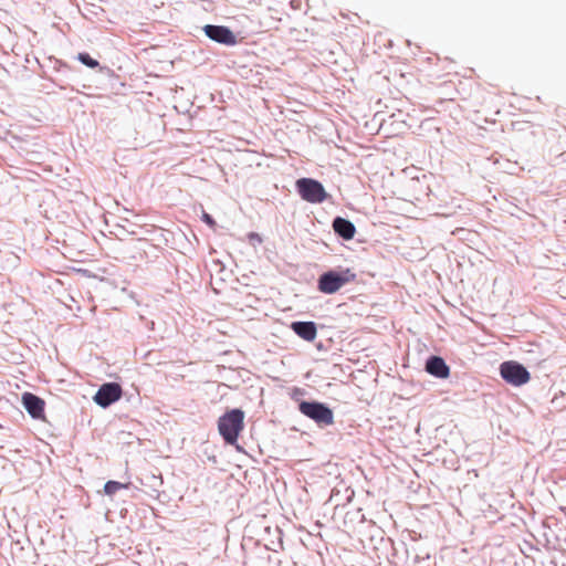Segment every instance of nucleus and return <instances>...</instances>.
I'll use <instances>...</instances> for the list:
<instances>
[{"label": "nucleus", "instance_id": "f257e3e1", "mask_svg": "<svg viewBox=\"0 0 566 566\" xmlns=\"http://www.w3.org/2000/svg\"><path fill=\"white\" fill-rule=\"evenodd\" d=\"M244 429V412L241 409L227 411L218 420V430L228 444H235Z\"/></svg>", "mask_w": 566, "mask_h": 566}, {"label": "nucleus", "instance_id": "f03ea898", "mask_svg": "<svg viewBox=\"0 0 566 566\" xmlns=\"http://www.w3.org/2000/svg\"><path fill=\"white\" fill-rule=\"evenodd\" d=\"M355 280L356 274L349 269L342 272L328 271L319 276L317 287L324 294H334Z\"/></svg>", "mask_w": 566, "mask_h": 566}, {"label": "nucleus", "instance_id": "7ed1b4c3", "mask_svg": "<svg viewBox=\"0 0 566 566\" xmlns=\"http://www.w3.org/2000/svg\"><path fill=\"white\" fill-rule=\"evenodd\" d=\"M298 410L319 426H331L334 423V413L332 409L322 402L302 401L298 406Z\"/></svg>", "mask_w": 566, "mask_h": 566}, {"label": "nucleus", "instance_id": "20e7f679", "mask_svg": "<svg viewBox=\"0 0 566 566\" xmlns=\"http://www.w3.org/2000/svg\"><path fill=\"white\" fill-rule=\"evenodd\" d=\"M296 188L302 199L307 202L321 203L327 198L323 185L315 179L301 178L296 181Z\"/></svg>", "mask_w": 566, "mask_h": 566}, {"label": "nucleus", "instance_id": "39448f33", "mask_svg": "<svg viewBox=\"0 0 566 566\" xmlns=\"http://www.w3.org/2000/svg\"><path fill=\"white\" fill-rule=\"evenodd\" d=\"M502 378L514 386L526 384L531 376L524 366L516 361H505L500 367Z\"/></svg>", "mask_w": 566, "mask_h": 566}, {"label": "nucleus", "instance_id": "423d86ee", "mask_svg": "<svg viewBox=\"0 0 566 566\" xmlns=\"http://www.w3.org/2000/svg\"><path fill=\"white\" fill-rule=\"evenodd\" d=\"M122 397V387L116 382H107L97 390L94 400L101 407H107Z\"/></svg>", "mask_w": 566, "mask_h": 566}, {"label": "nucleus", "instance_id": "0eeeda50", "mask_svg": "<svg viewBox=\"0 0 566 566\" xmlns=\"http://www.w3.org/2000/svg\"><path fill=\"white\" fill-rule=\"evenodd\" d=\"M203 31L214 42L224 45H235L238 43L237 36L228 27L208 24L203 28Z\"/></svg>", "mask_w": 566, "mask_h": 566}, {"label": "nucleus", "instance_id": "6e6552de", "mask_svg": "<svg viewBox=\"0 0 566 566\" xmlns=\"http://www.w3.org/2000/svg\"><path fill=\"white\" fill-rule=\"evenodd\" d=\"M427 373L437 378L447 379L450 376V367L446 364L443 358L431 356L427 359Z\"/></svg>", "mask_w": 566, "mask_h": 566}, {"label": "nucleus", "instance_id": "1a4fd4ad", "mask_svg": "<svg viewBox=\"0 0 566 566\" xmlns=\"http://www.w3.org/2000/svg\"><path fill=\"white\" fill-rule=\"evenodd\" d=\"M22 403L31 417H42L44 412V401L41 398L31 392H24L22 395Z\"/></svg>", "mask_w": 566, "mask_h": 566}, {"label": "nucleus", "instance_id": "9d476101", "mask_svg": "<svg viewBox=\"0 0 566 566\" xmlns=\"http://www.w3.org/2000/svg\"><path fill=\"white\" fill-rule=\"evenodd\" d=\"M291 328L306 342H313L317 336V328L314 322H293Z\"/></svg>", "mask_w": 566, "mask_h": 566}, {"label": "nucleus", "instance_id": "9b49d317", "mask_svg": "<svg viewBox=\"0 0 566 566\" xmlns=\"http://www.w3.org/2000/svg\"><path fill=\"white\" fill-rule=\"evenodd\" d=\"M333 229L339 237L345 240L353 239L356 232L355 226L350 221L340 217H337L333 221Z\"/></svg>", "mask_w": 566, "mask_h": 566}, {"label": "nucleus", "instance_id": "f8f14e48", "mask_svg": "<svg viewBox=\"0 0 566 566\" xmlns=\"http://www.w3.org/2000/svg\"><path fill=\"white\" fill-rule=\"evenodd\" d=\"M127 488H128V484L119 483L117 481H108L104 485V492L107 495H114L119 490L127 489Z\"/></svg>", "mask_w": 566, "mask_h": 566}, {"label": "nucleus", "instance_id": "ddd939ff", "mask_svg": "<svg viewBox=\"0 0 566 566\" xmlns=\"http://www.w3.org/2000/svg\"><path fill=\"white\" fill-rule=\"evenodd\" d=\"M77 59L86 66L95 69L99 65L98 61L94 60L87 53H80Z\"/></svg>", "mask_w": 566, "mask_h": 566}, {"label": "nucleus", "instance_id": "4468645a", "mask_svg": "<svg viewBox=\"0 0 566 566\" xmlns=\"http://www.w3.org/2000/svg\"><path fill=\"white\" fill-rule=\"evenodd\" d=\"M202 220H203V222H206V223H207L211 229H214V228H216V226H217V223H216V221L213 220V218H212L209 213H207V212H205V211H203V213H202Z\"/></svg>", "mask_w": 566, "mask_h": 566}, {"label": "nucleus", "instance_id": "2eb2a0df", "mask_svg": "<svg viewBox=\"0 0 566 566\" xmlns=\"http://www.w3.org/2000/svg\"><path fill=\"white\" fill-rule=\"evenodd\" d=\"M248 239L252 243H254V242L262 243L263 242L262 237L259 233H256V232H250L248 234Z\"/></svg>", "mask_w": 566, "mask_h": 566}]
</instances>
